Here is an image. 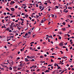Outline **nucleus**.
<instances>
[{
  "label": "nucleus",
  "mask_w": 74,
  "mask_h": 74,
  "mask_svg": "<svg viewBox=\"0 0 74 74\" xmlns=\"http://www.w3.org/2000/svg\"><path fill=\"white\" fill-rule=\"evenodd\" d=\"M59 45L60 46H61V47H62V46H63L64 45L62 42H61L59 43Z\"/></svg>",
  "instance_id": "nucleus-1"
},
{
  "label": "nucleus",
  "mask_w": 74,
  "mask_h": 74,
  "mask_svg": "<svg viewBox=\"0 0 74 74\" xmlns=\"http://www.w3.org/2000/svg\"><path fill=\"white\" fill-rule=\"evenodd\" d=\"M10 10L12 11H15V9L14 8H11Z\"/></svg>",
  "instance_id": "nucleus-2"
},
{
  "label": "nucleus",
  "mask_w": 74,
  "mask_h": 74,
  "mask_svg": "<svg viewBox=\"0 0 74 74\" xmlns=\"http://www.w3.org/2000/svg\"><path fill=\"white\" fill-rule=\"evenodd\" d=\"M6 30H7V31H9L10 30V27H8L5 30V31H6Z\"/></svg>",
  "instance_id": "nucleus-3"
},
{
  "label": "nucleus",
  "mask_w": 74,
  "mask_h": 74,
  "mask_svg": "<svg viewBox=\"0 0 74 74\" xmlns=\"http://www.w3.org/2000/svg\"><path fill=\"white\" fill-rule=\"evenodd\" d=\"M25 62H29V60H28V59L27 58L25 59Z\"/></svg>",
  "instance_id": "nucleus-4"
},
{
  "label": "nucleus",
  "mask_w": 74,
  "mask_h": 74,
  "mask_svg": "<svg viewBox=\"0 0 74 74\" xmlns=\"http://www.w3.org/2000/svg\"><path fill=\"white\" fill-rule=\"evenodd\" d=\"M6 10H7V11H9V12H10V10H9V9L8 8H6Z\"/></svg>",
  "instance_id": "nucleus-5"
},
{
  "label": "nucleus",
  "mask_w": 74,
  "mask_h": 74,
  "mask_svg": "<svg viewBox=\"0 0 74 74\" xmlns=\"http://www.w3.org/2000/svg\"><path fill=\"white\" fill-rule=\"evenodd\" d=\"M62 30H63V31H65L66 30V28H62Z\"/></svg>",
  "instance_id": "nucleus-6"
},
{
  "label": "nucleus",
  "mask_w": 74,
  "mask_h": 74,
  "mask_svg": "<svg viewBox=\"0 0 74 74\" xmlns=\"http://www.w3.org/2000/svg\"><path fill=\"white\" fill-rule=\"evenodd\" d=\"M34 58V56H32L30 57V58H31L32 59L33 58Z\"/></svg>",
  "instance_id": "nucleus-7"
},
{
  "label": "nucleus",
  "mask_w": 74,
  "mask_h": 74,
  "mask_svg": "<svg viewBox=\"0 0 74 74\" xmlns=\"http://www.w3.org/2000/svg\"><path fill=\"white\" fill-rule=\"evenodd\" d=\"M62 24H63V25H64H64H66V23H65V22H64L62 23Z\"/></svg>",
  "instance_id": "nucleus-8"
},
{
  "label": "nucleus",
  "mask_w": 74,
  "mask_h": 74,
  "mask_svg": "<svg viewBox=\"0 0 74 74\" xmlns=\"http://www.w3.org/2000/svg\"><path fill=\"white\" fill-rule=\"evenodd\" d=\"M28 16H29V15H27V14H26L25 15V17L26 18H28Z\"/></svg>",
  "instance_id": "nucleus-9"
},
{
  "label": "nucleus",
  "mask_w": 74,
  "mask_h": 74,
  "mask_svg": "<svg viewBox=\"0 0 74 74\" xmlns=\"http://www.w3.org/2000/svg\"><path fill=\"white\" fill-rule=\"evenodd\" d=\"M44 57L42 56H40V58H44Z\"/></svg>",
  "instance_id": "nucleus-10"
},
{
  "label": "nucleus",
  "mask_w": 74,
  "mask_h": 74,
  "mask_svg": "<svg viewBox=\"0 0 74 74\" xmlns=\"http://www.w3.org/2000/svg\"><path fill=\"white\" fill-rule=\"evenodd\" d=\"M43 19L44 21L45 22V21H47V20L45 19V18H43Z\"/></svg>",
  "instance_id": "nucleus-11"
},
{
  "label": "nucleus",
  "mask_w": 74,
  "mask_h": 74,
  "mask_svg": "<svg viewBox=\"0 0 74 74\" xmlns=\"http://www.w3.org/2000/svg\"><path fill=\"white\" fill-rule=\"evenodd\" d=\"M14 25V22H12V23L11 24V26H12Z\"/></svg>",
  "instance_id": "nucleus-12"
},
{
  "label": "nucleus",
  "mask_w": 74,
  "mask_h": 74,
  "mask_svg": "<svg viewBox=\"0 0 74 74\" xmlns=\"http://www.w3.org/2000/svg\"><path fill=\"white\" fill-rule=\"evenodd\" d=\"M20 20H21V21H24V19H22L21 18Z\"/></svg>",
  "instance_id": "nucleus-13"
},
{
  "label": "nucleus",
  "mask_w": 74,
  "mask_h": 74,
  "mask_svg": "<svg viewBox=\"0 0 74 74\" xmlns=\"http://www.w3.org/2000/svg\"><path fill=\"white\" fill-rule=\"evenodd\" d=\"M45 73H48V70H46V71H45Z\"/></svg>",
  "instance_id": "nucleus-14"
},
{
  "label": "nucleus",
  "mask_w": 74,
  "mask_h": 74,
  "mask_svg": "<svg viewBox=\"0 0 74 74\" xmlns=\"http://www.w3.org/2000/svg\"><path fill=\"white\" fill-rule=\"evenodd\" d=\"M11 3L12 4H14V3H15V2H14V1H11Z\"/></svg>",
  "instance_id": "nucleus-15"
},
{
  "label": "nucleus",
  "mask_w": 74,
  "mask_h": 74,
  "mask_svg": "<svg viewBox=\"0 0 74 74\" xmlns=\"http://www.w3.org/2000/svg\"><path fill=\"white\" fill-rule=\"evenodd\" d=\"M27 58H28V59H29V58H30V56H27Z\"/></svg>",
  "instance_id": "nucleus-16"
},
{
  "label": "nucleus",
  "mask_w": 74,
  "mask_h": 74,
  "mask_svg": "<svg viewBox=\"0 0 74 74\" xmlns=\"http://www.w3.org/2000/svg\"><path fill=\"white\" fill-rule=\"evenodd\" d=\"M19 66H20V67H22V63L20 65H19Z\"/></svg>",
  "instance_id": "nucleus-17"
},
{
  "label": "nucleus",
  "mask_w": 74,
  "mask_h": 74,
  "mask_svg": "<svg viewBox=\"0 0 74 74\" xmlns=\"http://www.w3.org/2000/svg\"><path fill=\"white\" fill-rule=\"evenodd\" d=\"M51 15H52V16H51L52 17H53H53H54V15H53V14H51Z\"/></svg>",
  "instance_id": "nucleus-18"
},
{
  "label": "nucleus",
  "mask_w": 74,
  "mask_h": 74,
  "mask_svg": "<svg viewBox=\"0 0 74 74\" xmlns=\"http://www.w3.org/2000/svg\"><path fill=\"white\" fill-rule=\"evenodd\" d=\"M60 69V66H59L58 67V69Z\"/></svg>",
  "instance_id": "nucleus-19"
},
{
  "label": "nucleus",
  "mask_w": 74,
  "mask_h": 74,
  "mask_svg": "<svg viewBox=\"0 0 74 74\" xmlns=\"http://www.w3.org/2000/svg\"><path fill=\"white\" fill-rule=\"evenodd\" d=\"M9 69L10 70H12V67H10V68H9Z\"/></svg>",
  "instance_id": "nucleus-20"
},
{
  "label": "nucleus",
  "mask_w": 74,
  "mask_h": 74,
  "mask_svg": "<svg viewBox=\"0 0 74 74\" xmlns=\"http://www.w3.org/2000/svg\"><path fill=\"white\" fill-rule=\"evenodd\" d=\"M12 27H13V26H12L11 25L10 28V29H12Z\"/></svg>",
  "instance_id": "nucleus-21"
},
{
  "label": "nucleus",
  "mask_w": 74,
  "mask_h": 74,
  "mask_svg": "<svg viewBox=\"0 0 74 74\" xmlns=\"http://www.w3.org/2000/svg\"><path fill=\"white\" fill-rule=\"evenodd\" d=\"M42 67H43V68H44V69H46V66H42Z\"/></svg>",
  "instance_id": "nucleus-22"
},
{
  "label": "nucleus",
  "mask_w": 74,
  "mask_h": 74,
  "mask_svg": "<svg viewBox=\"0 0 74 74\" xmlns=\"http://www.w3.org/2000/svg\"><path fill=\"white\" fill-rule=\"evenodd\" d=\"M5 19H7V18H8V16H7L6 17H5Z\"/></svg>",
  "instance_id": "nucleus-23"
},
{
  "label": "nucleus",
  "mask_w": 74,
  "mask_h": 74,
  "mask_svg": "<svg viewBox=\"0 0 74 74\" xmlns=\"http://www.w3.org/2000/svg\"><path fill=\"white\" fill-rule=\"evenodd\" d=\"M22 14V12H18V14Z\"/></svg>",
  "instance_id": "nucleus-24"
},
{
  "label": "nucleus",
  "mask_w": 74,
  "mask_h": 74,
  "mask_svg": "<svg viewBox=\"0 0 74 74\" xmlns=\"http://www.w3.org/2000/svg\"><path fill=\"white\" fill-rule=\"evenodd\" d=\"M30 61L32 62H33V61H34V60L33 59H32V60H31Z\"/></svg>",
  "instance_id": "nucleus-25"
},
{
  "label": "nucleus",
  "mask_w": 74,
  "mask_h": 74,
  "mask_svg": "<svg viewBox=\"0 0 74 74\" xmlns=\"http://www.w3.org/2000/svg\"><path fill=\"white\" fill-rule=\"evenodd\" d=\"M37 49H40V47H38L37 48Z\"/></svg>",
  "instance_id": "nucleus-26"
},
{
  "label": "nucleus",
  "mask_w": 74,
  "mask_h": 74,
  "mask_svg": "<svg viewBox=\"0 0 74 74\" xmlns=\"http://www.w3.org/2000/svg\"><path fill=\"white\" fill-rule=\"evenodd\" d=\"M36 16H37L36 18H38L39 17V16H38V15H36Z\"/></svg>",
  "instance_id": "nucleus-27"
},
{
  "label": "nucleus",
  "mask_w": 74,
  "mask_h": 74,
  "mask_svg": "<svg viewBox=\"0 0 74 74\" xmlns=\"http://www.w3.org/2000/svg\"><path fill=\"white\" fill-rule=\"evenodd\" d=\"M67 58V57H65V56H64V57H63V59H65V58Z\"/></svg>",
  "instance_id": "nucleus-28"
},
{
  "label": "nucleus",
  "mask_w": 74,
  "mask_h": 74,
  "mask_svg": "<svg viewBox=\"0 0 74 74\" xmlns=\"http://www.w3.org/2000/svg\"><path fill=\"white\" fill-rule=\"evenodd\" d=\"M55 7H56V8H59V7L57 6H56Z\"/></svg>",
  "instance_id": "nucleus-29"
},
{
  "label": "nucleus",
  "mask_w": 74,
  "mask_h": 74,
  "mask_svg": "<svg viewBox=\"0 0 74 74\" xmlns=\"http://www.w3.org/2000/svg\"><path fill=\"white\" fill-rule=\"evenodd\" d=\"M44 10V7H43L41 9V10Z\"/></svg>",
  "instance_id": "nucleus-30"
},
{
  "label": "nucleus",
  "mask_w": 74,
  "mask_h": 74,
  "mask_svg": "<svg viewBox=\"0 0 74 74\" xmlns=\"http://www.w3.org/2000/svg\"><path fill=\"white\" fill-rule=\"evenodd\" d=\"M55 48H57V49H59V48L58 47V46L56 47Z\"/></svg>",
  "instance_id": "nucleus-31"
},
{
  "label": "nucleus",
  "mask_w": 74,
  "mask_h": 74,
  "mask_svg": "<svg viewBox=\"0 0 74 74\" xmlns=\"http://www.w3.org/2000/svg\"><path fill=\"white\" fill-rule=\"evenodd\" d=\"M60 52H61V54H63V53L62 52V51H60Z\"/></svg>",
  "instance_id": "nucleus-32"
},
{
  "label": "nucleus",
  "mask_w": 74,
  "mask_h": 74,
  "mask_svg": "<svg viewBox=\"0 0 74 74\" xmlns=\"http://www.w3.org/2000/svg\"><path fill=\"white\" fill-rule=\"evenodd\" d=\"M61 37L59 36V37L58 38L60 39V40H61Z\"/></svg>",
  "instance_id": "nucleus-33"
},
{
  "label": "nucleus",
  "mask_w": 74,
  "mask_h": 74,
  "mask_svg": "<svg viewBox=\"0 0 74 74\" xmlns=\"http://www.w3.org/2000/svg\"><path fill=\"white\" fill-rule=\"evenodd\" d=\"M33 43H34V42H32L30 43V44H33Z\"/></svg>",
  "instance_id": "nucleus-34"
},
{
  "label": "nucleus",
  "mask_w": 74,
  "mask_h": 74,
  "mask_svg": "<svg viewBox=\"0 0 74 74\" xmlns=\"http://www.w3.org/2000/svg\"><path fill=\"white\" fill-rule=\"evenodd\" d=\"M72 48H73V47H72V46H71V47H70L69 48V49H72Z\"/></svg>",
  "instance_id": "nucleus-35"
},
{
  "label": "nucleus",
  "mask_w": 74,
  "mask_h": 74,
  "mask_svg": "<svg viewBox=\"0 0 74 74\" xmlns=\"http://www.w3.org/2000/svg\"><path fill=\"white\" fill-rule=\"evenodd\" d=\"M26 6H25L24 7H23L24 9H25V8H26Z\"/></svg>",
  "instance_id": "nucleus-36"
},
{
  "label": "nucleus",
  "mask_w": 74,
  "mask_h": 74,
  "mask_svg": "<svg viewBox=\"0 0 74 74\" xmlns=\"http://www.w3.org/2000/svg\"><path fill=\"white\" fill-rule=\"evenodd\" d=\"M51 62H53V60L52 59H51Z\"/></svg>",
  "instance_id": "nucleus-37"
},
{
  "label": "nucleus",
  "mask_w": 74,
  "mask_h": 74,
  "mask_svg": "<svg viewBox=\"0 0 74 74\" xmlns=\"http://www.w3.org/2000/svg\"><path fill=\"white\" fill-rule=\"evenodd\" d=\"M62 48H67V47H65L64 46L62 47Z\"/></svg>",
  "instance_id": "nucleus-38"
},
{
  "label": "nucleus",
  "mask_w": 74,
  "mask_h": 74,
  "mask_svg": "<svg viewBox=\"0 0 74 74\" xmlns=\"http://www.w3.org/2000/svg\"><path fill=\"white\" fill-rule=\"evenodd\" d=\"M27 35L28 36V34H27V33H26L25 35V36H27Z\"/></svg>",
  "instance_id": "nucleus-39"
},
{
  "label": "nucleus",
  "mask_w": 74,
  "mask_h": 74,
  "mask_svg": "<svg viewBox=\"0 0 74 74\" xmlns=\"http://www.w3.org/2000/svg\"><path fill=\"white\" fill-rule=\"evenodd\" d=\"M68 26L69 27H71V26H70V25L69 24L68 25Z\"/></svg>",
  "instance_id": "nucleus-40"
},
{
  "label": "nucleus",
  "mask_w": 74,
  "mask_h": 74,
  "mask_svg": "<svg viewBox=\"0 0 74 74\" xmlns=\"http://www.w3.org/2000/svg\"><path fill=\"white\" fill-rule=\"evenodd\" d=\"M52 55H56V53H53L52 54Z\"/></svg>",
  "instance_id": "nucleus-41"
},
{
  "label": "nucleus",
  "mask_w": 74,
  "mask_h": 74,
  "mask_svg": "<svg viewBox=\"0 0 74 74\" xmlns=\"http://www.w3.org/2000/svg\"><path fill=\"white\" fill-rule=\"evenodd\" d=\"M18 70H21V68H18Z\"/></svg>",
  "instance_id": "nucleus-42"
},
{
  "label": "nucleus",
  "mask_w": 74,
  "mask_h": 74,
  "mask_svg": "<svg viewBox=\"0 0 74 74\" xmlns=\"http://www.w3.org/2000/svg\"><path fill=\"white\" fill-rule=\"evenodd\" d=\"M67 36H68V37H69L70 36V35L69 34H67Z\"/></svg>",
  "instance_id": "nucleus-43"
},
{
  "label": "nucleus",
  "mask_w": 74,
  "mask_h": 74,
  "mask_svg": "<svg viewBox=\"0 0 74 74\" xmlns=\"http://www.w3.org/2000/svg\"><path fill=\"white\" fill-rule=\"evenodd\" d=\"M72 41H73V40L72 39H71L70 40V42H72Z\"/></svg>",
  "instance_id": "nucleus-44"
},
{
  "label": "nucleus",
  "mask_w": 74,
  "mask_h": 74,
  "mask_svg": "<svg viewBox=\"0 0 74 74\" xmlns=\"http://www.w3.org/2000/svg\"><path fill=\"white\" fill-rule=\"evenodd\" d=\"M16 27V26L15 24H14L13 26V27Z\"/></svg>",
  "instance_id": "nucleus-45"
},
{
  "label": "nucleus",
  "mask_w": 74,
  "mask_h": 74,
  "mask_svg": "<svg viewBox=\"0 0 74 74\" xmlns=\"http://www.w3.org/2000/svg\"><path fill=\"white\" fill-rule=\"evenodd\" d=\"M14 36H10V37H11L12 38H13V37H14Z\"/></svg>",
  "instance_id": "nucleus-46"
},
{
  "label": "nucleus",
  "mask_w": 74,
  "mask_h": 74,
  "mask_svg": "<svg viewBox=\"0 0 74 74\" xmlns=\"http://www.w3.org/2000/svg\"><path fill=\"white\" fill-rule=\"evenodd\" d=\"M68 70H71V68L69 67L68 68Z\"/></svg>",
  "instance_id": "nucleus-47"
},
{
  "label": "nucleus",
  "mask_w": 74,
  "mask_h": 74,
  "mask_svg": "<svg viewBox=\"0 0 74 74\" xmlns=\"http://www.w3.org/2000/svg\"><path fill=\"white\" fill-rule=\"evenodd\" d=\"M7 14H8V15H10V13L9 12H7Z\"/></svg>",
  "instance_id": "nucleus-48"
},
{
  "label": "nucleus",
  "mask_w": 74,
  "mask_h": 74,
  "mask_svg": "<svg viewBox=\"0 0 74 74\" xmlns=\"http://www.w3.org/2000/svg\"><path fill=\"white\" fill-rule=\"evenodd\" d=\"M21 15H25V14H24V13H22Z\"/></svg>",
  "instance_id": "nucleus-49"
},
{
  "label": "nucleus",
  "mask_w": 74,
  "mask_h": 74,
  "mask_svg": "<svg viewBox=\"0 0 74 74\" xmlns=\"http://www.w3.org/2000/svg\"><path fill=\"white\" fill-rule=\"evenodd\" d=\"M15 8H18V6H17V5L15 6Z\"/></svg>",
  "instance_id": "nucleus-50"
},
{
  "label": "nucleus",
  "mask_w": 74,
  "mask_h": 74,
  "mask_svg": "<svg viewBox=\"0 0 74 74\" xmlns=\"http://www.w3.org/2000/svg\"><path fill=\"white\" fill-rule=\"evenodd\" d=\"M37 67V66H34V69H36V68Z\"/></svg>",
  "instance_id": "nucleus-51"
},
{
  "label": "nucleus",
  "mask_w": 74,
  "mask_h": 74,
  "mask_svg": "<svg viewBox=\"0 0 74 74\" xmlns=\"http://www.w3.org/2000/svg\"><path fill=\"white\" fill-rule=\"evenodd\" d=\"M9 32H12V31H11V30H9Z\"/></svg>",
  "instance_id": "nucleus-52"
},
{
  "label": "nucleus",
  "mask_w": 74,
  "mask_h": 74,
  "mask_svg": "<svg viewBox=\"0 0 74 74\" xmlns=\"http://www.w3.org/2000/svg\"><path fill=\"white\" fill-rule=\"evenodd\" d=\"M3 15H6V13L4 12V13Z\"/></svg>",
  "instance_id": "nucleus-53"
},
{
  "label": "nucleus",
  "mask_w": 74,
  "mask_h": 74,
  "mask_svg": "<svg viewBox=\"0 0 74 74\" xmlns=\"http://www.w3.org/2000/svg\"><path fill=\"white\" fill-rule=\"evenodd\" d=\"M66 66H67V67H69V64H67Z\"/></svg>",
  "instance_id": "nucleus-54"
},
{
  "label": "nucleus",
  "mask_w": 74,
  "mask_h": 74,
  "mask_svg": "<svg viewBox=\"0 0 74 74\" xmlns=\"http://www.w3.org/2000/svg\"><path fill=\"white\" fill-rule=\"evenodd\" d=\"M65 11L66 13H67L68 12V10H66V11Z\"/></svg>",
  "instance_id": "nucleus-55"
},
{
  "label": "nucleus",
  "mask_w": 74,
  "mask_h": 74,
  "mask_svg": "<svg viewBox=\"0 0 74 74\" xmlns=\"http://www.w3.org/2000/svg\"><path fill=\"white\" fill-rule=\"evenodd\" d=\"M44 56H45V57H47V55L46 54L44 55Z\"/></svg>",
  "instance_id": "nucleus-56"
},
{
  "label": "nucleus",
  "mask_w": 74,
  "mask_h": 74,
  "mask_svg": "<svg viewBox=\"0 0 74 74\" xmlns=\"http://www.w3.org/2000/svg\"><path fill=\"white\" fill-rule=\"evenodd\" d=\"M43 22H44V21H43V20H42L41 21V23H43Z\"/></svg>",
  "instance_id": "nucleus-57"
},
{
  "label": "nucleus",
  "mask_w": 74,
  "mask_h": 74,
  "mask_svg": "<svg viewBox=\"0 0 74 74\" xmlns=\"http://www.w3.org/2000/svg\"><path fill=\"white\" fill-rule=\"evenodd\" d=\"M18 20H16V21H15V22H18Z\"/></svg>",
  "instance_id": "nucleus-58"
},
{
  "label": "nucleus",
  "mask_w": 74,
  "mask_h": 74,
  "mask_svg": "<svg viewBox=\"0 0 74 74\" xmlns=\"http://www.w3.org/2000/svg\"><path fill=\"white\" fill-rule=\"evenodd\" d=\"M38 4H36V7H38Z\"/></svg>",
  "instance_id": "nucleus-59"
},
{
  "label": "nucleus",
  "mask_w": 74,
  "mask_h": 74,
  "mask_svg": "<svg viewBox=\"0 0 74 74\" xmlns=\"http://www.w3.org/2000/svg\"><path fill=\"white\" fill-rule=\"evenodd\" d=\"M58 60L60 59V60H61V58H58Z\"/></svg>",
  "instance_id": "nucleus-60"
},
{
  "label": "nucleus",
  "mask_w": 74,
  "mask_h": 74,
  "mask_svg": "<svg viewBox=\"0 0 74 74\" xmlns=\"http://www.w3.org/2000/svg\"><path fill=\"white\" fill-rule=\"evenodd\" d=\"M25 12H27V10L26 9H25Z\"/></svg>",
  "instance_id": "nucleus-61"
},
{
  "label": "nucleus",
  "mask_w": 74,
  "mask_h": 74,
  "mask_svg": "<svg viewBox=\"0 0 74 74\" xmlns=\"http://www.w3.org/2000/svg\"><path fill=\"white\" fill-rule=\"evenodd\" d=\"M71 70H72V71L74 70V68H72Z\"/></svg>",
  "instance_id": "nucleus-62"
},
{
  "label": "nucleus",
  "mask_w": 74,
  "mask_h": 74,
  "mask_svg": "<svg viewBox=\"0 0 74 74\" xmlns=\"http://www.w3.org/2000/svg\"><path fill=\"white\" fill-rule=\"evenodd\" d=\"M8 44H10L11 43H10V42H8Z\"/></svg>",
  "instance_id": "nucleus-63"
},
{
  "label": "nucleus",
  "mask_w": 74,
  "mask_h": 74,
  "mask_svg": "<svg viewBox=\"0 0 74 74\" xmlns=\"http://www.w3.org/2000/svg\"><path fill=\"white\" fill-rule=\"evenodd\" d=\"M39 70H40V69H38V70H37V71H39Z\"/></svg>",
  "instance_id": "nucleus-64"
}]
</instances>
